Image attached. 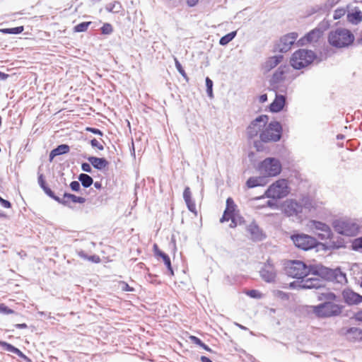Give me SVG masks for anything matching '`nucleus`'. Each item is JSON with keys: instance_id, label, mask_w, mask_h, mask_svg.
Here are the masks:
<instances>
[{"instance_id": "obj_17", "label": "nucleus", "mask_w": 362, "mask_h": 362, "mask_svg": "<svg viewBox=\"0 0 362 362\" xmlns=\"http://www.w3.org/2000/svg\"><path fill=\"white\" fill-rule=\"evenodd\" d=\"M83 157L87 159L91 165L98 170H103L109 165V162L105 158H99L93 156H83Z\"/></svg>"}, {"instance_id": "obj_6", "label": "nucleus", "mask_w": 362, "mask_h": 362, "mask_svg": "<svg viewBox=\"0 0 362 362\" xmlns=\"http://www.w3.org/2000/svg\"><path fill=\"white\" fill-rule=\"evenodd\" d=\"M257 170L265 178L267 177H275L281 173L282 165L279 159L269 157L259 163Z\"/></svg>"}, {"instance_id": "obj_9", "label": "nucleus", "mask_w": 362, "mask_h": 362, "mask_svg": "<svg viewBox=\"0 0 362 362\" xmlns=\"http://www.w3.org/2000/svg\"><path fill=\"white\" fill-rule=\"evenodd\" d=\"M332 226L337 233L346 236H354L359 230L358 225L350 220H334Z\"/></svg>"}, {"instance_id": "obj_14", "label": "nucleus", "mask_w": 362, "mask_h": 362, "mask_svg": "<svg viewBox=\"0 0 362 362\" xmlns=\"http://www.w3.org/2000/svg\"><path fill=\"white\" fill-rule=\"evenodd\" d=\"M57 203L62 204L64 206H68L71 208L70 203L74 204H83L86 202V198L83 197L76 196L74 194H71L69 192H64L62 197H59L55 195L54 199Z\"/></svg>"}, {"instance_id": "obj_58", "label": "nucleus", "mask_w": 362, "mask_h": 362, "mask_svg": "<svg viewBox=\"0 0 362 362\" xmlns=\"http://www.w3.org/2000/svg\"><path fill=\"white\" fill-rule=\"evenodd\" d=\"M69 187L73 192H78L81 191V185L79 181L71 182Z\"/></svg>"}, {"instance_id": "obj_60", "label": "nucleus", "mask_w": 362, "mask_h": 362, "mask_svg": "<svg viewBox=\"0 0 362 362\" xmlns=\"http://www.w3.org/2000/svg\"><path fill=\"white\" fill-rule=\"evenodd\" d=\"M346 11L344 8H337L334 11L333 18L334 20L339 19L344 16Z\"/></svg>"}, {"instance_id": "obj_19", "label": "nucleus", "mask_w": 362, "mask_h": 362, "mask_svg": "<svg viewBox=\"0 0 362 362\" xmlns=\"http://www.w3.org/2000/svg\"><path fill=\"white\" fill-rule=\"evenodd\" d=\"M183 199L187 205V209L194 214H197V209L194 201L192 199L191 189L189 187H185L183 191Z\"/></svg>"}, {"instance_id": "obj_33", "label": "nucleus", "mask_w": 362, "mask_h": 362, "mask_svg": "<svg viewBox=\"0 0 362 362\" xmlns=\"http://www.w3.org/2000/svg\"><path fill=\"white\" fill-rule=\"evenodd\" d=\"M300 204L303 206V209H305L308 211L315 208V202L313 199L309 196H303L300 198Z\"/></svg>"}, {"instance_id": "obj_2", "label": "nucleus", "mask_w": 362, "mask_h": 362, "mask_svg": "<svg viewBox=\"0 0 362 362\" xmlns=\"http://www.w3.org/2000/svg\"><path fill=\"white\" fill-rule=\"evenodd\" d=\"M337 303L323 301L317 305L309 306L308 311H311L320 319L337 317L341 314L344 306Z\"/></svg>"}, {"instance_id": "obj_47", "label": "nucleus", "mask_w": 362, "mask_h": 362, "mask_svg": "<svg viewBox=\"0 0 362 362\" xmlns=\"http://www.w3.org/2000/svg\"><path fill=\"white\" fill-rule=\"evenodd\" d=\"M229 220L231 221V223L230 224V228H235V221L233 218V217L230 216V215H227L226 213L223 212L222 217L220 218V222L223 223L226 221H228Z\"/></svg>"}, {"instance_id": "obj_16", "label": "nucleus", "mask_w": 362, "mask_h": 362, "mask_svg": "<svg viewBox=\"0 0 362 362\" xmlns=\"http://www.w3.org/2000/svg\"><path fill=\"white\" fill-rule=\"evenodd\" d=\"M286 103V96L282 94H276L273 102L269 105V111L272 113H278L283 110Z\"/></svg>"}, {"instance_id": "obj_41", "label": "nucleus", "mask_w": 362, "mask_h": 362, "mask_svg": "<svg viewBox=\"0 0 362 362\" xmlns=\"http://www.w3.org/2000/svg\"><path fill=\"white\" fill-rule=\"evenodd\" d=\"M206 83V93L209 98H214V93H213V86L214 83L213 81L209 78L206 77L205 79Z\"/></svg>"}, {"instance_id": "obj_42", "label": "nucleus", "mask_w": 362, "mask_h": 362, "mask_svg": "<svg viewBox=\"0 0 362 362\" xmlns=\"http://www.w3.org/2000/svg\"><path fill=\"white\" fill-rule=\"evenodd\" d=\"M351 248L354 251L362 252V236L354 240L352 242Z\"/></svg>"}, {"instance_id": "obj_53", "label": "nucleus", "mask_w": 362, "mask_h": 362, "mask_svg": "<svg viewBox=\"0 0 362 362\" xmlns=\"http://www.w3.org/2000/svg\"><path fill=\"white\" fill-rule=\"evenodd\" d=\"M272 86V88L276 91L282 93H286L287 90V86L286 85L281 84V83L277 84H270Z\"/></svg>"}, {"instance_id": "obj_62", "label": "nucleus", "mask_w": 362, "mask_h": 362, "mask_svg": "<svg viewBox=\"0 0 362 362\" xmlns=\"http://www.w3.org/2000/svg\"><path fill=\"white\" fill-rule=\"evenodd\" d=\"M81 170L83 172L88 173H91L93 171L91 164L89 162L88 163H86V162L82 163H81Z\"/></svg>"}, {"instance_id": "obj_11", "label": "nucleus", "mask_w": 362, "mask_h": 362, "mask_svg": "<svg viewBox=\"0 0 362 362\" xmlns=\"http://www.w3.org/2000/svg\"><path fill=\"white\" fill-rule=\"evenodd\" d=\"M305 262L301 260H292L285 266L286 274L293 279H304Z\"/></svg>"}, {"instance_id": "obj_57", "label": "nucleus", "mask_w": 362, "mask_h": 362, "mask_svg": "<svg viewBox=\"0 0 362 362\" xmlns=\"http://www.w3.org/2000/svg\"><path fill=\"white\" fill-rule=\"evenodd\" d=\"M264 142L259 139V140L254 141V147L257 151H263L264 150Z\"/></svg>"}, {"instance_id": "obj_45", "label": "nucleus", "mask_w": 362, "mask_h": 362, "mask_svg": "<svg viewBox=\"0 0 362 362\" xmlns=\"http://www.w3.org/2000/svg\"><path fill=\"white\" fill-rule=\"evenodd\" d=\"M0 346L5 351L14 353L17 347L4 341H0Z\"/></svg>"}, {"instance_id": "obj_50", "label": "nucleus", "mask_w": 362, "mask_h": 362, "mask_svg": "<svg viewBox=\"0 0 362 362\" xmlns=\"http://www.w3.org/2000/svg\"><path fill=\"white\" fill-rule=\"evenodd\" d=\"M304 279H301L300 281H292L289 284V288L291 289H305L302 286L304 285Z\"/></svg>"}, {"instance_id": "obj_55", "label": "nucleus", "mask_w": 362, "mask_h": 362, "mask_svg": "<svg viewBox=\"0 0 362 362\" xmlns=\"http://www.w3.org/2000/svg\"><path fill=\"white\" fill-rule=\"evenodd\" d=\"M89 143L93 148H96L100 151H103L104 149V146L95 138L92 139Z\"/></svg>"}, {"instance_id": "obj_5", "label": "nucleus", "mask_w": 362, "mask_h": 362, "mask_svg": "<svg viewBox=\"0 0 362 362\" xmlns=\"http://www.w3.org/2000/svg\"><path fill=\"white\" fill-rule=\"evenodd\" d=\"M290 193L288 182L286 179H279L273 182L265 191L264 196L273 200L287 197Z\"/></svg>"}, {"instance_id": "obj_38", "label": "nucleus", "mask_w": 362, "mask_h": 362, "mask_svg": "<svg viewBox=\"0 0 362 362\" xmlns=\"http://www.w3.org/2000/svg\"><path fill=\"white\" fill-rule=\"evenodd\" d=\"M92 23H93V22H91V21L81 22V23L77 24L76 25H75L73 28V30L74 33L86 32L88 30L89 25H90Z\"/></svg>"}, {"instance_id": "obj_12", "label": "nucleus", "mask_w": 362, "mask_h": 362, "mask_svg": "<svg viewBox=\"0 0 362 362\" xmlns=\"http://www.w3.org/2000/svg\"><path fill=\"white\" fill-rule=\"evenodd\" d=\"M298 35L296 32L287 33L282 36L279 41L274 45V51L285 53L291 49Z\"/></svg>"}, {"instance_id": "obj_31", "label": "nucleus", "mask_w": 362, "mask_h": 362, "mask_svg": "<svg viewBox=\"0 0 362 362\" xmlns=\"http://www.w3.org/2000/svg\"><path fill=\"white\" fill-rule=\"evenodd\" d=\"M237 205L235 204L232 197H228L226 199V206L223 212L227 215L233 217L237 214Z\"/></svg>"}, {"instance_id": "obj_37", "label": "nucleus", "mask_w": 362, "mask_h": 362, "mask_svg": "<svg viewBox=\"0 0 362 362\" xmlns=\"http://www.w3.org/2000/svg\"><path fill=\"white\" fill-rule=\"evenodd\" d=\"M122 8V4L119 1H115L114 2L107 4L105 9L108 12L119 13Z\"/></svg>"}, {"instance_id": "obj_26", "label": "nucleus", "mask_w": 362, "mask_h": 362, "mask_svg": "<svg viewBox=\"0 0 362 362\" xmlns=\"http://www.w3.org/2000/svg\"><path fill=\"white\" fill-rule=\"evenodd\" d=\"M347 21L354 25H358L362 21V12L355 7L351 11L347 13Z\"/></svg>"}, {"instance_id": "obj_48", "label": "nucleus", "mask_w": 362, "mask_h": 362, "mask_svg": "<svg viewBox=\"0 0 362 362\" xmlns=\"http://www.w3.org/2000/svg\"><path fill=\"white\" fill-rule=\"evenodd\" d=\"M0 313L4 314V315H8V314H16L18 313L15 312V310L11 309L9 307L6 305L4 303H0Z\"/></svg>"}, {"instance_id": "obj_8", "label": "nucleus", "mask_w": 362, "mask_h": 362, "mask_svg": "<svg viewBox=\"0 0 362 362\" xmlns=\"http://www.w3.org/2000/svg\"><path fill=\"white\" fill-rule=\"evenodd\" d=\"M294 245L304 251L310 250L318 246H322V243L316 238L304 233H296L291 237Z\"/></svg>"}, {"instance_id": "obj_49", "label": "nucleus", "mask_w": 362, "mask_h": 362, "mask_svg": "<svg viewBox=\"0 0 362 362\" xmlns=\"http://www.w3.org/2000/svg\"><path fill=\"white\" fill-rule=\"evenodd\" d=\"M339 1L340 0H326L325 2L322 4L324 10L325 11H329L336 4H337Z\"/></svg>"}, {"instance_id": "obj_64", "label": "nucleus", "mask_w": 362, "mask_h": 362, "mask_svg": "<svg viewBox=\"0 0 362 362\" xmlns=\"http://www.w3.org/2000/svg\"><path fill=\"white\" fill-rule=\"evenodd\" d=\"M233 218L235 221V227L238 226V225H242L245 223V218L240 216V214H236L235 216H233Z\"/></svg>"}, {"instance_id": "obj_54", "label": "nucleus", "mask_w": 362, "mask_h": 362, "mask_svg": "<svg viewBox=\"0 0 362 362\" xmlns=\"http://www.w3.org/2000/svg\"><path fill=\"white\" fill-rule=\"evenodd\" d=\"M147 281H148L151 284L158 285L161 284V281L158 279V276L156 274H148L146 276Z\"/></svg>"}, {"instance_id": "obj_10", "label": "nucleus", "mask_w": 362, "mask_h": 362, "mask_svg": "<svg viewBox=\"0 0 362 362\" xmlns=\"http://www.w3.org/2000/svg\"><path fill=\"white\" fill-rule=\"evenodd\" d=\"M269 117L261 115L252 120L247 128V135L249 139L256 137L264 129L268 123Z\"/></svg>"}, {"instance_id": "obj_13", "label": "nucleus", "mask_w": 362, "mask_h": 362, "mask_svg": "<svg viewBox=\"0 0 362 362\" xmlns=\"http://www.w3.org/2000/svg\"><path fill=\"white\" fill-rule=\"evenodd\" d=\"M282 211L287 216H299L303 213V206L296 199H287L282 204Z\"/></svg>"}, {"instance_id": "obj_28", "label": "nucleus", "mask_w": 362, "mask_h": 362, "mask_svg": "<svg viewBox=\"0 0 362 362\" xmlns=\"http://www.w3.org/2000/svg\"><path fill=\"white\" fill-rule=\"evenodd\" d=\"M267 183L266 178L264 176L250 177L246 181L247 188H255L256 187L264 186Z\"/></svg>"}, {"instance_id": "obj_52", "label": "nucleus", "mask_w": 362, "mask_h": 362, "mask_svg": "<svg viewBox=\"0 0 362 362\" xmlns=\"http://www.w3.org/2000/svg\"><path fill=\"white\" fill-rule=\"evenodd\" d=\"M119 287L122 291L133 292L135 289L130 286L127 282L121 281L119 282Z\"/></svg>"}, {"instance_id": "obj_59", "label": "nucleus", "mask_w": 362, "mask_h": 362, "mask_svg": "<svg viewBox=\"0 0 362 362\" xmlns=\"http://www.w3.org/2000/svg\"><path fill=\"white\" fill-rule=\"evenodd\" d=\"M16 354L18 356H19L21 358H22L25 362H32V360L28 357L26 355H25L19 349H16L15 352L13 353Z\"/></svg>"}, {"instance_id": "obj_23", "label": "nucleus", "mask_w": 362, "mask_h": 362, "mask_svg": "<svg viewBox=\"0 0 362 362\" xmlns=\"http://www.w3.org/2000/svg\"><path fill=\"white\" fill-rule=\"evenodd\" d=\"M287 69L288 67L286 65H281L280 66H279L278 69L273 74L269 81L270 84H277L284 81V74L286 72Z\"/></svg>"}, {"instance_id": "obj_40", "label": "nucleus", "mask_w": 362, "mask_h": 362, "mask_svg": "<svg viewBox=\"0 0 362 362\" xmlns=\"http://www.w3.org/2000/svg\"><path fill=\"white\" fill-rule=\"evenodd\" d=\"M160 258L163 259V263L165 265L168 272H169V275L174 276V270L172 267L171 260L169 255L165 253V255H163Z\"/></svg>"}, {"instance_id": "obj_30", "label": "nucleus", "mask_w": 362, "mask_h": 362, "mask_svg": "<svg viewBox=\"0 0 362 362\" xmlns=\"http://www.w3.org/2000/svg\"><path fill=\"white\" fill-rule=\"evenodd\" d=\"M317 300L320 301H329V302H339L340 298L333 292H327L320 293L317 296Z\"/></svg>"}, {"instance_id": "obj_21", "label": "nucleus", "mask_w": 362, "mask_h": 362, "mask_svg": "<svg viewBox=\"0 0 362 362\" xmlns=\"http://www.w3.org/2000/svg\"><path fill=\"white\" fill-rule=\"evenodd\" d=\"M261 278L267 283H273L275 281L276 277V273L274 267L271 266V269L267 268V265L259 271Z\"/></svg>"}, {"instance_id": "obj_61", "label": "nucleus", "mask_w": 362, "mask_h": 362, "mask_svg": "<svg viewBox=\"0 0 362 362\" xmlns=\"http://www.w3.org/2000/svg\"><path fill=\"white\" fill-rule=\"evenodd\" d=\"M275 296L276 297L281 298V300H287L289 299L288 293L284 292L282 291H279V290L276 291L275 292Z\"/></svg>"}, {"instance_id": "obj_29", "label": "nucleus", "mask_w": 362, "mask_h": 362, "mask_svg": "<svg viewBox=\"0 0 362 362\" xmlns=\"http://www.w3.org/2000/svg\"><path fill=\"white\" fill-rule=\"evenodd\" d=\"M283 59L284 57L281 54L271 57L266 61L264 68L267 71H270L276 67L283 60Z\"/></svg>"}, {"instance_id": "obj_1", "label": "nucleus", "mask_w": 362, "mask_h": 362, "mask_svg": "<svg viewBox=\"0 0 362 362\" xmlns=\"http://www.w3.org/2000/svg\"><path fill=\"white\" fill-rule=\"evenodd\" d=\"M310 274L341 284L347 281L346 274L339 267L331 269L322 264H307L305 263L304 279Z\"/></svg>"}, {"instance_id": "obj_32", "label": "nucleus", "mask_w": 362, "mask_h": 362, "mask_svg": "<svg viewBox=\"0 0 362 362\" xmlns=\"http://www.w3.org/2000/svg\"><path fill=\"white\" fill-rule=\"evenodd\" d=\"M78 180L84 188L90 187L93 183V177L86 173L79 174Z\"/></svg>"}, {"instance_id": "obj_24", "label": "nucleus", "mask_w": 362, "mask_h": 362, "mask_svg": "<svg viewBox=\"0 0 362 362\" xmlns=\"http://www.w3.org/2000/svg\"><path fill=\"white\" fill-rule=\"evenodd\" d=\"M70 146L68 144H62L52 149L49 155V160L52 162L58 156L64 155L69 152Z\"/></svg>"}, {"instance_id": "obj_18", "label": "nucleus", "mask_w": 362, "mask_h": 362, "mask_svg": "<svg viewBox=\"0 0 362 362\" xmlns=\"http://www.w3.org/2000/svg\"><path fill=\"white\" fill-rule=\"evenodd\" d=\"M305 284L302 286L305 288V289H313V288H320L325 286V281H327V279H322L320 277H315V278H307L304 279Z\"/></svg>"}, {"instance_id": "obj_20", "label": "nucleus", "mask_w": 362, "mask_h": 362, "mask_svg": "<svg viewBox=\"0 0 362 362\" xmlns=\"http://www.w3.org/2000/svg\"><path fill=\"white\" fill-rule=\"evenodd\" d=\"M341 295L344 302L347 305H352L358 304V301H357L358 293L354 292L353 290L345 288L342 291Z\"/></svg>"}, {"instance_id": "obj_43", "label": "nucleus", "mask_w": 362, "mask_h": 362, "mask_svg": "<svg viewBox=\"0 0 362 362\" xmlns=\"http://www.w3.org/2000/svg\"><path fill=\"white\" fill-rule=\"evenodd\" d=\"M175 65L177 71L182 76V77L185 79L187 82L189 81V77L187 76L185 69H183L180 62L175 58Z\"/></svg>"}, {"instance_id": "obj_25", "label": "nucleus", "mask_w": 362, "mask_h": 362, "mask_svg": "<svg viewBox=\"0 0 362 362\" xmlns=\"http://www.w3.org/2000/svg\"><path fill=\"white\" fill-rule=\"evenodd\" d=\"M345 334L351 341H362V329L360 328L349 327L346 330Z\"/></svg>"}, {"instance_id": "obj_27", "label": "nucleus", "mask_w": 362, "mask_h": 362, "mask_svg": "<svg viewBox=\"0 0 362 362\" xmlns=\"http://www.w3.org/2000/svg\"><path fill=\"white\" fill-rule=\"evenodd\" d=\"M37 182L39 186L44 191L45 194L48 196L49 198L54 199L55 197V193L47 185L45 177L43 174H39L37 177Z\"/></svg>"}, {"instance_id": "obj_34", "label": "nucleus", "mask_w": 362, "mask_h": 362, "mask_svg": "<svg viewBox=\"0 0 362 362\" xmlns=\"http://www.w3.org/2000/svg\"><path fill=\"white\" fill-rule=\"evenodd\" d=\"M323 35L316 28L305 34V38L308 42H317Z\"/></svg>"}, {"instance_id": "obj_22", "label": "nucleus", "mask_w": 362, "mask_h": 362, "mask_svg": "<svg viewBox=\"0 0 362 362\" xmlns=\"http://www.w3.org/2000/svg\"><path fill=\"white\" fill-rule=\"evenodd\" d=\"M322 247L325 250H334L346 247L344 240L338 237L336 240H330L327 243H322Z\"/></svg>"}, {"instance_id": "obj_46", "label": "nucleus", "mask_w": 362, "mask_h": 362, "mask_svg": "<svg viewBox=\"0 0 362 362\" xmlns=\"http://www.w3.org/2000/svg\"><path fill=\"white\" fill-rule=\"evenodd\" d=\"M100 32L103 35H110L113 32V27L109 23H105L100 28Z\"/></svg>"}, {"instance_id": "obj_44", "label": "nucleus", "mask_w": 362, "mask_h": 362, "mask_svg": "<svg viewBox=\"0 0 362 362\" xmlns=\"http://www.w3.org/2000/svg\"><path fill=\"white\" fill-rule=\"evenodd\" d=\"M330 27V21L326 19L322 21L316 27V28L321 32L323 35L324 32L326 31Z\"/></svg>"}, {"instance_id": "obj_56", "label": "nucleus", "mask_w": 362, "mask_h": 362, "mask_svg": "<svg viewBox=\"0 0 362 362\" xmlns=\"http://www.w3.org/2000/svg\"><path fill=\"white\" fill-rule=\"evenodd\" d=\"M85 131L88 132L93 133L95 135H98L100 136H103L104 134L103 132L100 129H99L98 128L92 127H86L85 128Z\"/></svg>"}, {"instance_id": "obj_51", "label": "nucleus", "mask_w": 362, "mask_h": 362, "mask_svg": "<svg viewBox=\"0 0 362 362\" xmlns=\"http://www.w3.org/2000/svg\"><path fill=\"white\" fill-rule=\"evenodd\" d=\"M247 296H250V298H255V299H259L262 298V294L258 291L255 289H251L246 291Z\"/></svg>"}, {"instance_id": "obj_7", "label": "nucleus", "mask_w": 362, "mask_h": 362, "mask_svg": "<svg viewBox=\"0 0 362 362\" xmlns=\"http://www.w3.org/2000/svg\"><path fill=\"white\" fill-rule=\"evenodd\" d=\"M283 128L278 121H272L262 129L259 134V139L264 143L277 142L281 140Z\"/></svg>"}, {"instance_id": "obj_3", "label": "nucleus", "mask_w": 362, "mask_h": 362, "mask_svg": "<svg viewBox=\"0 0 362 362\" xmlns=\"http://www.w3.org/2000/svg\"><path fill=\"white\" fill-rule=\"evenodd\" d=\"M354 34L348 29L338 28L328 35L329 43L337 48L346 47L354 42Z\"/></svg>"}, {"instance_id": "obj_36", "label": "nucleus", "mask_w": 362, "mask_h": 362, "mask_svg": "<svg viewBox=\"0 0 362 362\" xmlns=\"http://www.w3.org/2000/svg\"><path fill=\"white\" fill-rule=\"evenodd\" d=\"M312 226L316 230H320L322 232L330 233V230H332L330 227L327 224L319 221H313Z\"/></svg>"}, {"instance_id": "obj_35", "label": "nucleus", "mask_w": 362, "mask_h": 362, "mask_svg": "<svg viewBox=\"0 0 362 362\" xmlns=\"http://www.w3.org/2000/svg\"><path fill=\"white\" fill-rule=\"evenodd\" d=\"M237 35V30L232 31L223 37L219 40V44L222 46L227 45L230 42H231Z\"/></svg>"}, {"instance_id": "obj_63", "label": "nucleus", "mask_w": 362, "mask_h": 362, "mask_svg": "<svg viewBox=\"0 0 362 362\" xmlns=\"http://www.w3.org/2000/svg\"><path fill=\"white\" fill-rule=\"evenodd\" d=\"M320 11H325L322 5H316L310 8V14H314Z\"/></svg>"}, {"instance_id": "obj_4", "label": "nucleus", "mask_w": 362, "mask_h": 362, "mask_svg": "<svg viewBox=\"0 0 362 362\" xmlns=\"http://www.w3.org/2000/svg\"><path fill=\"white\" fill-rule=\"evenodd\" d=\"M317 57L316 54L310 49H299L290 59L291 66L295 69H301L310 64Z\"/></svg>"}, {"instance_id": "obj_39", "label": "nucleus", "mask_w": 362, "mask_h": 362, "mask_svg": "<svg viewBox=\"0 0 362 362\" xmlns=\"http://www.w3.org/2000/svg\"><path fill=\"white\" fill-rule=\"evenodd\" d=\"M23 30L24 27L21 25L14 28H3L1 30V32L4 34L18 35L21 34Z\"/></svg>"}, {"instance_id": "obj_15", "label": "nucleus", "mask_w": 362, "mask_h": 362, "mask_svg": "<svg viewBox=\"0 0 362 362\" xmlns=\"http://www.w3.org/2000/svg\"><path fill=\"white\" fill-rule=\"evenodd\" d=\"M246 230L250 235V239L253 242H261L267 238L266 233L255 220L247 226Z\"/></svg>"}]
</instances>
